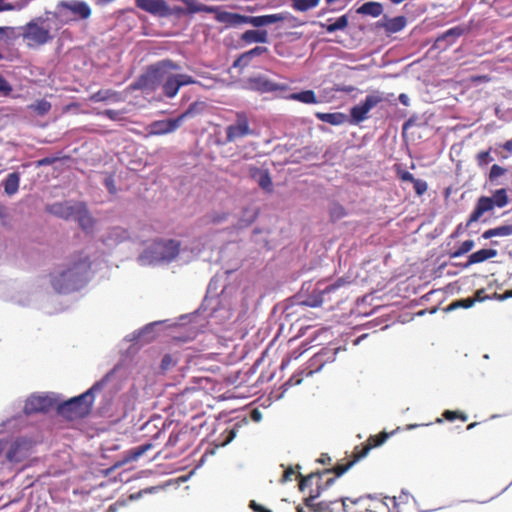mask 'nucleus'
<instances>
[{"mask_svg": "<svg viewBox=\"0 0 512 512\" xmlns=\"http://www.w3.org/2000/svg\"><path fill=\"white\" fill-rule=\"evenodd\" d=\"M389 436L390 434L387 432L369 436L365 442L355 446L351 459L346 464H337L331 469L310 473L307 476H302L299 473L297 477L299 478L300 491H304L306 487L313 485L314 482L316 485V488L312 489L310 495L305 498L304 505L311 512H343L341 499L329 502L321 501L319 503H314V500L320 496L322 491L328 489L336 481L337 477L343 475L356 462L366 457L371 449L382 445Z\"/></svg>", "mask_w": 512, "mask_h": 512, "instance_id": "nucleus-1", "label": "nucleus"}, {"mask_svg": "<svg viewBox=\"0 0 512 512\" xmlns=\"http://www.w3.org/2000/svg\"><path fill=\"white\" fill-rule=\"evenodd\" d=\"M91 261L87 255H79L74 261L60 266L50 274V282L59 294L81 290L91 279Z\"/></svg>", "mask_w": 512, "mask_h": 512, "instance_id": "nucleus-2", "label": "nucleus"}, {"mask_svg": "<svg viewBox=\"0 0 512 512\" xmlns=\"http://www.w3.org/2000/svg\"><path fill=\"white\" fill-rule=\"evenodd\" d=\"M127 342L128 336H124L119 345L120 360L100 380L94 383L98 384L96 393L106 390L113 397L125 387L128 380V347H125Z\"/></svg>", "mask_w": 512, "mask_h": 512, "instance_id": "nucleus-3", "label": "nucleus"}, {"mask_svg": "<svg viewBox=\"0 0 512 512\" xmlns=\"http://www.w3.org/2000/svg\"><path fill=\"white\" fill-rule=\"evenodd\" d=\"M97 387L98 384H93L85 392L58 402L56 413L67 419L86 417L92 410Z\"/></svg>", "mask_w": 512, "mask_h": 512, "instance_id": "nucleus-4", "label": "nucleus"}, {"mask_svg": "<svg viewBox=\"0 0 512 512\" xmlns=\"http://www.w3.org/2000/svg\"><path fill=\"white\" fill-rule=\"evenodd\" d=\"M47 15L62 23L86 20L91 16V8L84 0H61L54 11H46Z\"/></svg>", "mask_w": 512, "mask_h": 512, "instance_id": "nucleus-5", "label": "nucleus"}, {"mask_svg": "<svg viewBox=\"0 0 512 512\" xmlns=\"http://www.w3.org/2000/svg\"><path fill=\"white\" fill-rule=\"evenodd\" d=\"M179 66L172 60L166 59L151 65L130 88L153 91L165 79L166 74L178 70Z\"/></svg>", "mask_w": 512, "mask_h": 512, "instance_id": "nucleus-6", "label": "nucleus"}, {"mask_svg": "<svg viewBox=\"0 0 512 512\" xmlns=\"http://www.w3.org/2000/svg\"><path fill=\"white\" fill-rule=\"evenodd\" d=\"M508 204L509 197L507 189L505 188L495 190L492 196H480L466 221V228L470 227L473 223L480 221L484 214L492 212L495 207L503 208Z\"/></svg>", "mask_w": 512, "mask_h": 512, "instance_id": "nucleus-7", "label": "nucleus"}, {"mask_svg": "<svg viewBox=\"0 0 512 512\" xmlns=\"http://www.w3.org/2000/svg\"><path fill=\"white\" fill-rule=\"evenodd\" d=\"M346 284L343 278H339L334 283L327 285L325 288H320V283L313 292L301 301V304L309 307H319L323 303H339L341 295L338 293L339 289Z\"/></svg>", "mask_w": 512, "mask_h": 512, "instance_id": "nucleus-8", "label": "nucleus"}, {"mask_svg": "<svg viewBox=\"0 0 512 512\" xmlns=\"http://www.w3.org/2000/svg\"><path fill=\"white\" fill-rule=\"evenodd\" d=\"M181 242L174 239H158L145 251L151 262H171L180 253Z\"/></svg>", "mask_w": 512, "mask_h": 512, "instance_id": "nucleus-9", "label": "nucleus"}, {"mask_svg": "<svg viewBox=\"0 0 512 512\" xmlns=\"http://www.w3.org/2000/svg\"><path fill=\"white\" fill-rule=\"evenodd\" d=\"M58 404L57 394L50 393H33L25 401L23 412L30 416L37 413H47L53 408L56 410Z\"/></svg>", "mask_w": 512, "mask_h": 512, "instance_id": "nucleus-10", "label": "nucleus"}, {"mask_svg": "<svg viewBox=\"0 0 512 512\" xmlns=\"http://www.w3.org/2000/svg\"><path fill=\"white\" fill-rule=\"evenodd\" d=\"M254 135L250 126L248 115L244 111L236 112V120L226 127V143H232L239 139Z\"/></svg>", "mask_w": 512, "mask_h": 512, "instance_id": "nucleus-11", "label": "nucleus"}, {"mask_svg": "<svg viewBox=\"0 0 512 512\" xmlns=\"http://www.w3.org/2000/svg\"><path fill=\"white\" fill-rule=\"evenodd\" d=\"M21 30L23 31L21 36L23 40L28 41L29 47L33 45H45L53 39L49 29L44 26L36 25L34 22L26 23L21 27Z\"/></svg>", "mask_w": 512, "mask_h": 512, "instance_id": "nucleus-12", "label": "nucleus"}, {"mask_svg": "<svg viewBox=\"0 0 512 512\" xmlns=\"http://www.w3.org/2000/svg\"><path fill=\"white\" fill-rule=\"evenodd\" d=\"M31 448V440L23 436L17 437L10 443L5 458L9 463H21L29 456Z\"/></svg>", "mask_w": 512, "mask_h": 512, "instance_id": "nucleus-13", "label": "nucleus"}, {"mask_svg": "<svg viewBox=\"0 0 512 512\" xmlns=\"http://www.w3.org/2000/svg\"><path fill=\"white\" fill-rule=\"evenodd\" d=\"M383 101L384 97L379 93L367 95L363 102L351 108L350 115L353 122L358 124L366 120L369 111Z\"/></svg>", "mask_w": 512, "mask_h": 512, "instance_id": "nucleus-14", "label": "nucleus"}, {"mask_svg": "<svg viewBox=\"0 0 512 512\" xmlns=\"http://www.w3.org/2000/svg\"><path fill=\"white\" fill-rule=\"evenodd\" d=\"M81 203L82 201L71 200L54 202L46 207V211L57 218L70 221L74 219Z\"/></svg>", "mask_w": 512, "mask_h": 512, "instance_id": "nucleus-15", "label": "nucleus"}, {"mask_svg": "<svg viewBox=\"0 0 512 512\" xmlns=\"http://www.w3.org/2000/svg\"><path fill=\"white\" fill-rule=\"evenodd\" d=\"M182 123L179 118L164 119L153 121L149 125V134L151 135H165L176 131Z\"/></svg>", "mask_w": 512, "mask_h": 512, "instance_id": "nucleus-16", "label": "nucleus"}, {"mask_svg": "<svg viewBox=\"0 0 512 512\" xmlns=\"http://www.w3.org/2000/svg\"><path fill=\"white\" fill-rule=\"evenodd\" d=\"M136 5L149 13L167 16L171 14V10L164 0H135Z\"/></svg>", "mask_w": 512, "mask_h": 512, "instance_id": "nucleus-17", "label": "nucleus"}, {"mask_svg": "<svg viewBox=\"0 0 512 512\" xmlns=\"http://www.w3.org/2000/svg\"><path fill=\"white\" fill-rule=\"evenodd\" d=\"M249 84L252 89L261 93L274 92L279 90L283 91L287 89L285 84L275 83L262 76L250 78Z\"/></svg>", "mask_w": 512, "mask_h": 512, "instance_id": "nucleus-18", "label": "nucleus"}, {"mask_svg": "<svg viewBox=\"0 0 512 512\" xmlns=\"http://www.w3.org/2000/svg\"><path fill=\"white\" fill-rule=\"evenodd\" d=\"M369 496H360L358 498H341V507L343 512H368Z\"/></svg>", "mask_w": 512, "mask_h": 512, "instance_id": "nucleus-19", "label": "nucleus"}, {"mask_svg": "<svg viewBox=\"0 0 512 512\" xmlns=\"http://www.w3.org/2000/svg\"><path fill=\"white\" fill-rule=\"evenodd\" d=\"M73 221L77 222L79 227L85 232L93 230L95 226V219L90 214L87 204L84 201L79 205Z\"/></svg>", "mask_w": 512, "mask_h": 512, "instance_id": "nucleus-20", "label": "nucleus"}, {"mask_svg": "<svg viewBox=\"0 0 512 512\" xmlns=\"http://www.w3.org/2000/svg\"><path fill=\"white\" fill-rule=\"evenodd\" d=\"M249 175L263 190L267 192H271L273 190V183L268 170H264L256 166H250Z\"/></svg>", "mask_w": 512, "mask_h": 512, "instance_id": "nucleus-21", "label": "nucleus"}, {"mask_svg": "<svg viewBox=\"0 0 512 512\" xmlns=\"http://www.w3.org/2000/svg\"><path fill=\"white\" fill-rule=\"evenodd\" d=\"M215 11H212V13L215 14V19L219 23H224L228 26H238L243 24L244 15L228 12V11H221L219 7L214 6Z\"/></svg>", "mask_w": 512, "mask_h": 512, "instance_id": "nucleus-22", "label": "nucleus"}, {"mask_svg": "<svg viewBox=\"0 0 512 512\" xmlns=\"http://www.w3.org/2000/svg\"><path fill=\"white\" fill-rule=\"evenodd\" d=\"M161 83L163 94L167 98L175 97L181 88L176 74H170V72L166 74L165 79Z\"/></svg>", "mask_w": 512, "mask_h": 512, "instance_id": "nucleus-23", "label": "nucleus"}, {"mask_svg": "<svg viewBox=\"0 0 512 512\" xmlns=\"http://www.w3.org/2000/svg\"><path fill=\"white\" fill-rule=\"evenodd\" d=\"M240 40L246 44L252 43H267L268 42V32L266 30H247L241 34Z\"/></svg>", "mask_w": 512, "mask_h": 512, "instance_id": "nucleus-24", "label": "nucleus"}, {"mask_svg": "<svg viewBox=\"0 0 512 512\" xmlns=\"http://www.w3.org/2000/svg\"><path fill=\"white\" fill-rule=\"evenodd\" d=\"M498 254L496 249H480L476 252H473L469 255L467 263L464 265V267H469L474 264H479L482 262H485L488 259H492L496 257Z\"/></svg>", "mask_w": 512, "mask_h": 512, "instance_id": "nucleus-25", "label": "nucleus"}, {"mask_svg": "<svg viewBox=\"0 0 512 512\" xmlns=\"http://www.w3.org/2000/svg\"><path fill=\"white\" fill-rule=\"evenodd\" d=\"M21 173L14 171L9 173L2 182L4 192L8 196L16 194L19 190Z\"/></svg>", "mask_w": 512, "mask_h": 512, "instance_id": "nucleus-26", "label": "nucleus"}, {"mask_svg": "<svg viewBox=\"0 0 512 512\" xmlns=\"http://www.w3.org/2000/svg\"><path fill=\"white\" fill-rule=\"evenodd\" d=\"M464 32H465V28L462 26L452 27V28L448 29L447 31H445L444 33H442L441 35H439L436 39V43L438 45H441L442 42H445L446 45H451L459 37H461L464 34Z\"/></svg>", "mask_w": 512, "mask_h": 512, "instance_id": "nucleus-27", "label": "nucleus"}, {"mask_svg": "<svg viewBox=\"0 0 512 512\" xmlns=\"http://www.w3.org/2000/svg\"><path fill=\"white\" fill-rule=\"evenodd\" d=\"M21 27L0 26V42L5 45H12L21 34L18 32Z\"/></svg>", "mask_w": 512, "mask_h": 512, "instance_id": "nucleus-28", "label": "nucleus"}, {"mask_svg": "<svg viewBox=\"0 0 512 512\" xmlns=\"http://www.w3.org/2000/svg\"><path fill=\"white\" fill-rule=\"evenodd\" d=\"M383 12V6L379 2L369 1L362 4L358 9L357 13L361 15H369L372 17H378Z\"/></svg>", "mask_w": 512, "mask_h": 512, "instance_id": "nucleus-29", "label": "nucleus"}, {"mask_svg": "<svg viewBox=\"0 0 512 512\" xmlns=\"http://www.w3.org/2000/svg\"><path fill=\"white\" fill-rule=\"evenodd\" d=\"M207 105L205 102L196 101L189 105L188 109L178 116L180 122L183 124L184 120L199 114H202Z\"/></svg>", "mask_w": 512, "mask_h": 512, "instance_id": "nucleus-30", "label": "nucleus"}, {"mask_svg": "<svg viewBox=\"0 0 512 512\" xmlns=\"http://www.w3.org/2000/svg\"><path fill=\"white\" fill-rule=\"evenodd\" d=\"M407 24V19L404 16H397L391 19H387L383 24L386 32L397 33L401 31Z\"/></svg>", "mask_w": 512, "mask_h": 512, "instance_id": "nucleus-31", "label": "nucleus"}, {"mask_svg": "<svg viewBox=\"0 0 512 512\" xmlns=\"http://www.w3.org/2000/svg\"><path fill=\"white\" fill-rule=\"evenodd\" d=\"M317 119L329 123L331 125H341L346 120V115L341 112H335V113H322L317 112L315 114Z\"/></svg>", "mask_w": 512, "mask_h": 512, "instance_id": "nucleus-32", "label": "nucleus"}, {"mask_svg": "<svg viewBox=\"0 0 512 512\" xmlns=\"http://www.w3.org/2000/svg\"><path fill=\"white\" fill-rule=\"evenodd\" d=\"M290 99L296 100L305 104L318 103L316 94L313 90H304L301 92L293 93L289 96Z\"/></svg>", "mask_w": 512, "mask_h": 512, "instance_id": "nucleus-33", "label": "nucleus"}, {"mask_svg": "<svg viewBox=\"0 0 512 512\" xmlns=\"http://www.w3.org/2000/svg\"><path fill=\"white\" fill-rule=\"evenodd\" d=\"M320 3V0H291V7L295 11L306 12L315 7Z\"/></svg>", "mask_w": 512, "mask_h": 512, "instance_id": "nucleus-34", "label": "nucleus"}, {"mask_svg": "<svg viewBox=\"0 0 512 512\" xmlns=\"http://www.w3.org/2000/svg\"><path fill=\"white\" fill-rule=\"evenodd\" d=\"M128 239V231L126 229L120 227H113L107 236V241H114L116 243H121Z\"/></svg>", "mask_w": 512, "mask_h": 512, "instance_id": "nucleus-35", "label": "nucleus"}, {"mask_svg": "<svg viewBox=\"0 0 512 512\" xmlns=\"http://www.w3.org/2000/svg\"><path fill=\"white\" fill-rule=\"evenodd\" d=\"M321 26L324 27L328 33L344 30L348 26V17L347 15H342L335 22L327 25L321 24Z\"/></svg>", "mask_w": 512, "mask_h": 512, "instance_id": "nucleus-36", "label": "nucleus"}, {"mask_svg": "<svg viewBox=\"0 0 512 512\" xmlns=\"http://www.w3.org/2000/svg\"><path fill=\"white\" fill-rule=\"evenodd\" d=\"M70 159V156L68 155H64V156H59V155H55V156H47V157H44V158H41L37 161L34 162V165L36 168H40V167H45V166H50L58 161H66V160H69Z\"/></svg>", "mask_w": 512, "mask_h": 512, "instance_id": "nucleus-37", "label": "nucleus"}, {"mask_svg": "<svg viewBox=\"0 0 512 512\" xmlns=\"http://www.w3.org/2000/svg\"><path fill=\"white\" fill-rule=\"evenodd\" d=\"M291 19H294V17L288 12L264 15L265 26L273 24V23H277V22L291 20Z\"/></svg>", "mask_w": 512, "mask_h": 512, "instance_id": "nucleus-38", "label": "nucleus"}, {"mask_svg": "<svg viewBox=\"0 0 512 512\" xmlns=\"http://www.w3.org/2000/svg\"><path fill=\"white\" fill-rule=\"evenodd\" d=\"M475 246V243L473 240H465L463 241L457 249H455L453 252L450 253V258H458L463 256L464 254L470 252L473 247Z\"/></svg>", "mask_w": 512, "mask_h": 512, "instance_id": "nucleus-39", "label": "nucleus"}, {"mask_svg": "<svg viewBox=\"0 0 512 512\" xmlns=\"http://www.w3.org/2000/svg\"><path fill=\"white\" fill-rule=\"evenodd\" d=\"M178 363V359L172 354H165L160 363V371L166 373L174 368Z\"/></svg>", "mask_w": 512, "mask_h": 512, "instance_id": "nucleus-40", "label": "nucleus"}, {"mask_svg": "<svg viewBox=\"0 0 512 512\" xmlns=\"http://www.w3.org/2000/svg\"><path fill=\"white\" fill-rule=\"evenodd\" d=\"M153 448V444L148 441L130 450V460H137L143 456L148 450Z\"/></svg>", "mask_w": 512, "mask_h": 512, "instance_id": "nucleus-41", "label": "nucleus"}, {"mask_svg": "<svg viewBox=\"0 0 512 512\" xmlns=\"http://www.w3.org/2000/svg\"><path fill=\"white\" fill-rule=\"evenodd\" d=\"M51 103L46 99L37 100L36 103L32 106L33 110L39 115L44 116L51 110Z\"/></svg>", "mask_w": 512, "mask_h": 512, "instance_id": "nucleus-42", "label": "nucleus"}, {"mask_svg": "<svg viewBox=\"0 0 512 512\" xmlns=\"http://www.w3.org/2000/svg\"><path fill=\"white\" fill-rule=\"evenodd\" d=\"M442 417L447 421H454L459 419L463 422H466L468 420V416L461 411L445 410L442 414Z\"/></svg>", "mask_w": 512, "mask_h": 512, "instance_id": "nucleus-43", "label": "nucleus"}, {"mask_svg": "<svg viewBox=\"0 0 512 512\" xmlns=\"http://www.w3.org/2000/svg\"><path fill=\"white\" fill-rule=\"evenodd\" d=\"M125 113H126V111L124 109H121V110L105 109L102 112V115L112 121H121V120L125 119V117L123 116Z\"/></svg>", "mask_w": 512, "mask_h": 512, "instance_id": "nucleus-44", "label": "nucleus"}, {"mask_svg": "<svg viewBox=\"0 0 512 512\" xmlns=\"http://www.w3.org/2000/svg\"><path fill=\"white\" fill-rule=\"evenodd\" d=\"M490 151L491 149L489 150H486V151H480L477 155H476V161H477V165L479 167H485L487 166L490 162L493 161V158L491 157V154H490Z\"/></svg>", "mask_w": 512, "mask_h": 512, "instance_id": "nucleus-45", "label": "nucleus"}, {"mask_svg": "<svg viewBox=\"0 0 512 512\" xmlns=\"http://www.w3.org/2000/svg\"><path fill=\"white\" fill-rule=\"evenodd\" d=\"M330 217L333 221L339 220L346 215L345 208L340 204H333L330 207Z\"/></svg>", "mask_w": 512, "mask_h": 512, "instance_id": "nucleus-46", "label": "nucleus"}, {"mask_svg": "<svg viewBox=\"0 0 512 512\" xmlns=\"http://www.w3.org/2000/svg\"><path fill=\"white\" fill-rule=\"evenodd\" d=\"M13 91L12 85L9 81L0 73V97H8Z\"/></svg>", "mask_w": 512, "mask_h": 512, "instance_id": "nucleus-47", "label": "nucleus"}, {"mask_svg": "<svg viewBox=\"0 0 512 512\" xmlns=\"http://www.w3.org/2000/svg\"><path fill=\"white\" fill-rule=\"evenodd\" d=\"M507 172V169L498 165H492L489 173L490 182H495L499 177L503 176Z\"/></svg>", "mask_w": 512, "mask_h": 512, "instance_id": "nucleus-48", "label": "nucleus"}, {"mask_svg": "<svg viewBox=\"0 0 512 512\" xmlns=\"http://www.w3.org/2000/svg\"><path fill=\"white\" fill-rule=\"evenodd\" d=\"M252 59H253V57H251L250 54L248 53V51H246L238 56V58L233 63V67H240V68L247 67L250 65Z\"/></svg>", "mask_w": 512, "mask_h": 512, "instance_id": "nucleus-49", "label": "nucleus"}, {"mask_svg": "<svg viewBox=\"0 0 512 512\" xmlns=\"http://www.w3.org/2000/svg\"><path fill=\"white\" fill-rule=\"evenodd\" d=\"M243 24H250L254 27L265 26L264 15L260 16H246L244 15Z\"/></svg>", "mask_w": 512, "mask_h": 512, "instance_id": "nucleus-50", "label": "nucleus"}, {"mask_svg": "<svg viewBox=\"0 0 512 512\" xmlns=\"http://www.w3.org/2000/svg\"><path fill=\"white\" fill-rule=\"evenodd\" d=\"M412 183H413V187H414L415 193L418 196H422L423 194L426 193V191L428 189V184H427L426 181L415 178Z\"/></svg>", "mask_w": 512, "mask_h": 512, "instance_id": "nucleus-51", "label": "nucleus"}, {"mask_svg": "<svg viewBox=\"0 0 512 512\" xmlns=\"http://www.w3.org/2000/svg\"><path fill=\"white\" fill-rule=\"evenodd\" d=\"M474 305V300H472L471 297L469 298H465V299H460V300H457L455 302H453L450 306H449V309H455V308H458V307H461V308H470Z\"/></svg>", "mask_w": 512, "mask_h": 512, "instance_id": "nucleus-52", "label": "nucleus"}, {"mask_svg": "<svg viewBox=\"0 0 512 512\" xmlns=\"http://www.w3.org/2000/svg\"><path fill=\"white\" fill-rule=\"evenodd\" d=\"M176 76L180 87L196 83V80L188 74H176Z\"/></svg>", "mask_w": 512, "mask_h": 512, "instance_id": "nucleus-53", "label": "nucleus"}, {"mask_svg": "<svg viewBox=\"0 0 512 512\" xmlns=\"http://www.w3.org/2000/svg\"><path fill=\"white\" fill-rule=\"evenodd\" d=\"M496 236H510L512 235V225H502L495 227Z\"/></svg>", "mask_w": 512, "mask_h": 512, "instance_id": "nucleus-54", "label": "nucleus"}, {"mask_svg": "<svg viewBox=\"0 0 512 512\" xmlns=\"http://www.w3.org/2000/svg\"><path fill=\"white\" fill-rule=\"evenodd\" d=\"M397 176L402 182H411L412 183L415 179L413 174H411L410 172H408L406 170H402V169L397 170Z\"/></svg>", "mask_w": 512, "mask_h": 512, "instance_id": "nucleus-55", "label": "nucleus"}, {"mask_svg": "<svg viewBox=\"0 0 512 512\" xmlns=\"http://www.w3.org/2000/svg\"><path fill=\"white\" fill-rule=\"evenodd\" d=\"M268 51V48L267 47H264V46H256L254 48H252L251 50L248 51V53L250 54L251 57H258V56H261L262 54L266 53Z\"/></svg>", "mask_w": 512, "mask_h": 512, "instance_id": "nucleus-56", "label": "nucleus"}, {"mask_svg": "<svg viewBox=\"0 0 512 512\" xmlns=\"http://www.w3.org/2000/svg\"><path fill=\"white\" fill-rule=\"evenodd\" d=\"M490 81H491V77H489L488 75H477V76L470 77V82L473 84L487 83Z\"/></svg>", "mask_w": 512, "mask_h": 512, "instance_id": "nucleus-57", "label": "nucleus"}, {"mask_svg": "<svg viewBox=\"0 0 512 512\" xmlns=\"http://www.w3.org/2000/svg\"><path fill=\"white\" fill-rule=\"evenodd\" d=\"M316 363H319V360H318V357L315 356L311 359V363L309 365L308 368H306L305 370H303L301 373H305L306 376H310L312 375L315 371H317L321 366L322 364L319 365V367L317 369H312L311 367L316 364Z\"/></svg>", "mask_w": 512, "mask_h": 512, "instance_id": "nucleus-58", "label": "nucleus"}, {"mask_svg": "<svg viewBox=\"0 0 512 512\" xmlns=\"http://www.w3.org/2000/svg\"><path fill=\"white\" fill-rule=\"evenodd\" d=\"M472 300L475 302H482L486 299H489V297L485 293V289H479L475 292L474 297H471Z\"/></svg>", "mask_w": 512, "mask_h": 512, "instance_id": "nucleus-59", "label": "nucleus"}, {"mask_svg": "<svg viewBox=\"0 0 512 512\" xmlns=\"http://www.w3.org/2000/svg\"><path fill=\"white\" fill-rule=\"evenodd\" d=\"M156 489H157L156 487H150V488H146L144 490H141L138 493H131L130 496H129V499H130V501L131 500H135V499H139L143 494L152 493Z\"/></svg>", "mask_w": 512, "mask_h": 512, "instance_id": "nucleus-60", "label": "nucleus"}, {"mask_svg": "<svg viewBox=\"0 0 512 512\" xmlns=\"http://www.w3.org/2000/svg\"><path fill=\"white\" fill-rule=\"evenodd\" d=\"M295 473L296 472L292 467L287 468L282 475L281 482H287L292 480V476H294Z\"/></svg>", "mask_w": 512, "mask_h": 512, "instance_id": "nucleus-61", "label": "nucleus"}, {"mask_svg": "<svg viewBox=\"0 0 512 512\" xmlns=\"http://www.w3.org/2000/svg\"><path fill=\"white\" fill-rule=\"evenodd\" d=\"M107 92H103V91H98L97 93L93 94L91 99L94 101V102H100V101H104L107 99V96H106Z\"/></svg>", "mask_w": 512, "mask_h": 512, "instance_id": "nucleus-62", "label": "nucleus"}, {"mask_svg": "<svg viewBox=\"0 0 512 512\" xmlns=\"http://www.w3.org/2000/svg\"><path fill=\"white\" fill-rule=\"evenodd\" d=\"M118 506L124 507L125 506V501L121 500V499L117 500L114 504L109 506L107 512H116Z\"/></svg>", "mask_w": 512, "mask_h": 512, "instance_id": "nucleus-63", "label": "nucleus"}, {"mask_svg": "<svg viewBox=\"0 0 512 512\" xmlns=\"http://www.w3.org/2000/svg\"><path fill=\"white\" fill-rule=\"evenodd\" d=\"M495 228H490L483 232L482 238L483 239H491L492 237H496Z\"/></svg>", "mask_w": 512, "mask_h": 512, "instance_id": "nucleus-64", "label": "nucleus"}]
</instances>
